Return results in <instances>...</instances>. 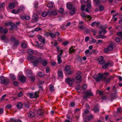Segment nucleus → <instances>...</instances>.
<instances>
[{
  "mask_svg": "<svg viewBox=\"0 0 122 122\" xmlns=\"http://www.w3.org/2000/svg\"><path fill=\"white\" fill-rule=\"evenodd\" d=\"M53 2H49L47 5V6L49 8H51L53 6Z\"/></svg>",
  "mask_w": 122,
  "mask_h": 122,
  "instance_id": "obj_29",
  "label": "nucleus"
},
{
  "mask_svg": "<svg viewBox=\"0 0 122 122\" xmlns=\"http://www.w3.org/2000/svg\"><path fill=\"white\" fill-rule=\"evenodd\" d=\"M103 58L102 56H99L98 58L97 61L99 62V63L101 64H104L105 62L103 60Z\"/></svg>",
  "mask_w": 122,
  "mask_h": 122,
  "instance_id": "obj_12",
  "label": "nucleus"
},
{
  "mask_svg": "<svg viewBox=\"0 0 122 122\" xmlns=\"http://www.w3.org/2000/svg\"><path fill=\"white\" fill-rule=\"evenodd\" d=\"M28 53L32 55L34 53L33 51L31 49H29L27 50Z\"/></svg>",
  "mask_w": 122,
  "mask_h": 122,
  "instance_id": "obj_31",
  "label": "nucleus"
},
{
  "mask_svg": "<svg viewBox=\"0 0 122 122\" xmlns=\"http://www.w3.org/2000/svg\"><path fill=\"white\" fill-rule=\"evenodd\" d=\"M6 38V36L5 35H3L1 37V38L2 40H4Z\"/></svg>",
  "mask_w": 122,
  "mask_h": 122,
  "instance_id": "obj_59",
  "label": "nucleus"
},
{
  "mask_svg": "<svg viewBox=\"0 0 122 122\" xmlns=\"http://www.w3.org/2000/svg\"><path fill=\"white\" fill-rule=\"evenodd\" d=\"M94 0L96 4L98 5L99 4L100 0Z\"/></svg>",
  "mask_w": 122,
  "mask_h": 122,
  "instance_id": "obj_55",
  "label": "nucleus"
},
{
  "mask_svg": "<svg viewBox=\"0 0 122 122\" xmlns=\"http://www.w3.org/2000/svg\"><path fill=\"white\" fill-rule=\"evenodd\" d=\"M87 86L86 85L84 84L83 85L82 87V88L84 90L86 89L87 88Z\"/></svg>",
  "mask_w": 122,
  "mask_h": 122,
  "instance_id": "obj_47",
  "label": "nucleus"
},
{
  "mask_svg": "<svg viewBox=\"0 0 122 122\" xmlns=\"http://www.w3.org/2000/svg\"><path fill=\"white\" fill-rule=\"evenodd\" d=\"M99 74L97 75V77L96 78L95 80L97 82H98L101 80H103V77L105 76V74Z\"/></svg>",
  "mask_w": 122,
  "mask_h": 122,
  "instance_id": "obj_6",
  "label": "nucleus"
},
{
  "mask_svg": "<svg viewBox=\"0 0 122 122\" xmlns=\"http://www.w3.org/2000/svg\"><path fill=\"white\" fill-rule=\"evenodd\" d=\"M28 59L30 60L34 66H36L38 64H41L44 66H46V59L45 58L40 57L37 58L35 56H28Z\"/></svg>",
  "mask_w": 122,
  "mask_h": 122,
  "instance_id": "obj_1",
  "label": "nucleus"
},
{
  "mask_svg": "<svg viewBox=\"0 0 122 122\" xmlns=\"http://www.w3.org/2000/svg\"><path fill=\"white\" fill-rule=\"evenodd\" d=\"M76 12V10L75 9L71 10L70 12V14L71 15H74Z\"/></svg>",
  "mask_w": 122,
  "mask_h": 122,
  "instance_id": "obj_32",
  "label": "nucleus"
},
{
  "mask_svg": "<svg viewBox=\"0 0 122 122\" xmlns=\"http://www.w3.org/2000/svg\"><path fill=\"white\" fill-rule=\"evenodd\" d=\"M65 70L66 71L65 73L66 75H70L73 73L74 71L71 70V68L69 65H67L65 68Z\"/></svg>",
  "mask_w": 122,
  "mask_h": 122,
  "instance_id": "obj_3",
  "label": "nucleus"
},
{
  "mask_svg": "<svg viewBox=\"0 0 122 122\" xmlns=\"http://www.w3.org/2000/svg\"><path fill=\"white\" fill-rule=\"evenodd\" d=\"M99 22H97L96 21L94 22L91 24V25L92 26H98L99 25Z\"/></svg>",
  "mask_w": 122,
  "mask_h": 122,
  "instance_id": "obj_27",
  "label": "nucleus"
},
{
  "mask_svg": "<svg viewBox=\"0 0 122 122\" xmlns=\"http://www.w3.org/2000/svg\"><path fill=\"white\" fill-rule=\"evenodd\" d=\"M100 29H102L101 31L100 32V34H101L102 33L103 34H105L107 32L105 28H104V26H101L100 27Z\"/></svg>",
  "mask_w": 122,
  "mask_h": 122,
  "instance_id": "obj_14",
  "label": "nucleus"
},
{
  "mask_svg": "<svg viewBox=\"0 0 122 122\" xmlns=\"http://www.w3.org/2000/svg\"><path fill=\"white\" fill-rule=\"evenodd\" d=\"M59 12L61 14H62L64 12V9L62 8H60L59 10Z\"/></svg>",
  "mask_w": 122,
  "mask_h": 122,
  "instance_id": "obj_43",
  "label": "nucleus"
},
{
  "mask_svg": "<svg viewBox=\"0 0 122 122\" xmlns=\"http://www.w3.org/2000/svg\"><path fill=\"white\" fill-rule=\"evenodd\" d=\"M57 10L51 11H49L48 13L46 12V15L49 13L51 15H56L57 14Z\"/></svg>",
  "mask_w": 122,
  "mask_h": 122,
  "instance_id": "obj_13",
  "label": "nucleus"
},
{
  "mask_svg": "<svg viewBox=\"0 0 122 122\" xmlns=\"http://www.w3.org/2000/svg\"><path fill=\"white\" fill-rule=\"evenodd\" d=\"M107 64L108 66H112L113 65V62L112 61H109L107 63Z\"/></svg>",
  "mask_w": 122,
  "mask_h": 122,
  "instance_id": "obj_42",
  "label": "nucleus"
},
{
  "mask_svg": "<svg viewBox=\"0 0 122 122\" xmlns=\"http://www.w3.org/2000/svg\"><path fill=\"white\" fill-rule=\"evenodd\" d=\"M5 78L4 76L0 77V83H3L5 82Z\"/></svg>",
  "mask_w": 122,
  "mask_h": 122,
  "instance_id": "obj_19",
  "label": "nucleus"
},
{
  "mask_svg": "<svg viewBox=\"0 0 122 122\" xmlns=\"http://www.w3.org/2000/svg\"><path fill=\"white\" fill-rule=\"evenodd\" d=\"M42 16L43 17H45L46 16V12H43L42 14Z\"/></svg>",
  "mask_w": 122,
  "mask_h": 122,
  "instance_id": "obj_57",
  "label": "nucleus"
},
{
  "mask_svg": "<svg viewBox=\"0 0 122 122\" xmlns=\"http://www.w3.org/2000/svg\"><path fill=\"white\" fill-rule=\"evenodd\" d=\"M93 95L91 91H89L86 92V93L85 95L83 97V98L84 99H87L88 97L90 96H92Z\"/></svg>",
  "mask_w": 122,
  "mask_h": 122,
  "instance_id": "obj_10",
  "label": "nucleus"
},
{
  "mask_svg": "<svg viewBox=\"0 0 122 122\" xmlns=\"http://www.w3.org/2000/svg\"><path fill=\"white\" fill-rule=\"evenodd\" d=\"M66 80L70 86L72 85L74 83V79L70 78H67Z\"/></svg>",
  "mask_w": 122,
  "mask_h": 122,
  "instance_id": "obj_8",
  "label": "nucleus"
},
{
  "mask_svg": "<svg viewBox=\"0 0 122 122\" xmlns=\"http://www.w3.org/2000/svg\"><path fill=\"white\" fill-rule=\"evenodd\" d=\"M35 115V113L33 112H30L28 113V116L30 117H33Z\"/></svg>",
  "mask_w": 122,
  "mask_h": 122,
  "instance_id": "obj_25",
  "label": "nucleus"
},
{
  "mask_svg": "<svg viewBox=\"0 0 122 122\" xmlns=\"http://www.w3.org/2000/svg\"><path fill=\"white\" fill-rule=\"evenodd\" d=\"M38 75L40 77H41L44 76V73L43 72H40L38 73Z\"/></svg>",
  "mask_w": 122,
  "mask_h": 122,
  "instance_id": "obj_40",
  "label": "nucleus"
},
{
  "mask_svg": "<svg viewBox=\"0 0 122 122\" xmlns=\"http://www.w3.org/2000/svg\"><path fill=\"white\" fill-rule=\"evenodd\" d=\"M80 87L81 86H80L79 85H78L76 86L75 88L77 90H78L80 88Z\"/></svg>",
  "mask_w": 122,
  "mask_h": 122,
  "instance_id": "obj_54",
  "label": "nucleus"
},
{
  "mask_svg": "<svg viewBox=\"0 0 122 122\" xmlns=\"http://www.w3.org/2000/svg\"><path fill=\"white\" fill-rule=\"evenodd\" d=\"M21 47L23 48H26L27 46V42L26 41L23 42L21 44Z\"/></svg>",
  "mask_w": 122,
  "mask_h": 122,
  "instance_id": "obj_22",
  "label": "nucleus"
},
{
  "mask_svg": "<svg viewBox=\"0 0 122 122\" xmlns=\"http://www.w3.org/2000/svg\"><path fill=\"white\" fill-rule=\"evenodd\" d=\"M11 107V106L10 105H7L6 106V107L7 108L9 109Z\"/></svg>",
  "mask_w": 122,
  "mask_h": 122,
  "instance_id": "obj_64",
  "label": "nucleus"
},
{
  "mask_svg": "<svg viewBox=\"0 0 122 122\" xmlns=\"http://www.w3.org/2000/svg\"><path fill=\"white\" fill-rule=\"evenodd\" d=\"M94 112L96 113L98 112L99 111L98 107H94Z\"/></svg>",
  "mask_w": 122,
  "mask_h": 122,
  "instance_id": "obj_36",
  "label": "nucleus"
},
{
  "mask_svg": "<svg viewBox=\"0 0 122 122\" xmlns=\"http://www.w3.org/2000/svg\"><path fill=\"white\" fill-rule=\"evenodd\" d=\"M81 15L83 18L85 20L87 19L86 20H91V16L89 15H87L86 14L83 12H82L81 13Z\"/></svg>",
  "mask_w": 122,
  "mask_h": 122,
  "instance_id": "obj_9",
  "label": "nucleus"
},
{
  "mask_svg": "<svg viewBox=\"0 0 122 122\" xmlns=\"http://www.w3.org/2000/svg\"><path fill=\"white\" fill-rule=\"evenodd\" d=\"M39 40L41 42L43 43H44L45 41V39L43 37Z\"/></svg>",
  "mask_w": 122,
  "mask_h": 122,
  "instance_id": "obj_46",
  "label": "nucleus"
},
{
  "mask_svg": "<svg viewBox=\"0 0 122 122\" xmlns=\"http://www.w3.org/2000/svg\"><path fill=\"white\" fill-rule=\"evenodd\" d=\"M108 66L107 63L104 64V65L102 66V68L104 69H106Z\"/></svg>",
  "mask_w": 122,
  "mask_h": 122,
  "instance_id": "obj_49",
  "label": "nucleus"
},
{
  "mask_svg": "<svg viewBox=\"0 0 122 122\" xmlns=\"http://www.w3.org/2000/svg\"><path fill=\"white\" fill-rule=\"evenodd\" d=\"M17 107L18 108H20L22 107V104L21 102H19L17 103Z\"/></svg>",
  "mask_w": 122,
  "mask_h": 122,
  "instance_id": "obj_33",
  "label": "nucleus"
},
{
  "mask_svg": "<svg viewBox=\"0 0 122 122\" xmlns=\"http://www.w3.org/2000/svg\"><path fill=\"white\" fill-rule=\"evenodd\" d=\"M91 3L90 2H89V3L87 5V7L86 9V11L87 12H89V10L91 8Z\"/></svg>",
  "mask_w": 122,
  "mask_h": 122,
  "instance_id": "obj_16",
  "label": "nucleus"
},
{
  "mask_svg": "<svg viewBox=\"0 0 122 122\" xmlns=\"http://www.w3.org/2000/svg\"><path fill=\"white\" fill-rule=\"evenodd\" d=\"M56 48L58 52L60 53L59 55L57 56V60L59 64L61 63L62 62L61 60V55L62 53V50L61 49H60L59 47H56Z\"/></svg>",
  "mask_w": 122,
  "mask_h": 122,
  "instance_id": "obj_5",
  "label": "nucleus"
},
{
  "mask_svg": "<svg viewBox=\"0 0 122 122\" xmlns=\"http://www.w3.org/2000/svg\"><path fill=\"white\" fill-rule=\"evenodd\" d=\"M5 31H3V27H0V32H3L4 33H6L8 31V30L7 29H5Z\"/></svg>",
  "mask_w": 122,
  "mask_h": 122,
  "instance_id": "obj_23",
  "label": "nucleus"
},
{
  "mask_svg": "<svg viewBox=\"0 0 122 122\" xmlns=\"http://www.w3.org/2000/svg\"><path fill=\"white\" fill-rule=\"evenodd\" d=\"M106 74L105 76L103 77V80L106 83H109L111 79L113 78V76H111L110 77L107 78V76L109 74V73L108 72H106L103 74Z\"/></svg>",
  "mask_w": 122,
  "mask_h": 122,
  "instance_id": "obj_4",
  "label": "nucleus"
},
{
  "mask_svg": "<svg viewBox=\"0 0 122 122\" xmlns=\"http://www.w3.org/2000/svg\"><path fill=\"white\" fill-rule=\"evenodd\" d=\"M25 9V7L23 5H21L20 6V10H24Z\"/></svg>",
  "mask_w": 122,
  "mask_h": 122,
  "instance_id": "obj_45",
  "label": "nucleus"
},
{
  "mask_svg": "<svg viewBox=\"0 0 122 122\" xmlns=\"http://www.w3.org/2000/svg\"><path fill=\"white\" fill-rule=\"evenodd\" d=\"M14 85L15 86H17L18 85V83L16 81H15L13 83Z\"/></svg>",
  "mask_w": 122,
  "mask_h": 122,
  "instance_id": "obj_61",
  "label": "nucleus"
},
{
  "mask_svg": "<svg viewBox=\"0 0 122 122\" xmlns=\"http://www.w3.org/2000/svg\"><path fill=\"white\" fill-rule=\"evenodd\" d=\"M41 29L39 28H37L35 29V31H37L40 30Z\"/></svg>",
  "mask_w": 122,
  "mask_h": 122,
  "instance_id": "obj_63",
  "label": "nucleus"
},
{
  "mask_svg": "<svg viewBox=\"0 0 122 122\" xmlns=\"http://www.w3.org/2000/svg\"><path fill=\"white\" fill-rule=\"evenodd\" d=\"M67 7L69 9H71L72 8V5L70 3H67L66 4Z\"/></svg>",
  "mask_w": 122,
  "mask_h": 122,
  "instance_id": "obj_26",
  "label": "nucleus"
},
{
  "mask_svg": "<svg viewBox=\"0 0 122 122\" xmlns=\"http://www.w3.org/2000/svg\"><path fill=\"white\" fill-rule=\"evenodd\" d=\"M96 41V40L93 38L91 39V40L90 41V44H92L94 43Z\"/></svg>",
  "mask_w": 122,
  "mask_h": 122,
  "instance_id": "obj_44",
  "label": "nucleus"
},
{
  "mask_svg": "<svg viewBox=\"0 0 122 122\" xmlns=\"http://www.w3.org/2000/svg\"><path fill=\"white\" fill-rule=\"evenodd\" d=\"M57 73L59 77L60 78H62L63 77V72L62 70H59Z\"/></svg>",
  "mask_w": 122,
  "mask_h": 122,
  "instance_id": "obj_15",
  "label": "nucleus"
},
{
  "mask_svg": "<svg viewBox=\"0 0 122 122\" xmlns=\"http://www.w3.org/2000/svg\"><path fill=\"white\" fill-rule=\"evenodd\" d=\"M19 11V10L18 9L16 11H15L14 10H12L11 12L12 13H14L15 14H18Z\"/></svg>",
  "mask_w": 122,
  "mask_h": 122,
  "instance_id": "obj_37",
  "label": "nucleus"
},
{
  "mask_svg": "<svg viewBox=\"0 0 122 122\" xmlns=\"http://www.w3.org/2000/svg\"><path fill=\"white\" fill-rule=\"evenodd\" d=\"M30 98H36L38 97V94L37 92H35L34 93L31 92L29 94Z\"/></svg>",
  "mask_w": 122,
  "mask_h": 122,
  "instance_id": "obj_7",
  "label": "nucleus"
},
{
  "mask_svg": "<svg viewBox=\"0 0 122 122\" xmlns=\"http://www.w3.org/2000/svg\"><path fill=\"white\" fill-rule=\"evenodd\" d=\"M26 75L27 76L30 78L32 80L34 81V77L32 76V73L31 71H27Z\"/></svg>",
  "mask_w": 122,
  "mask_h": 122,
  "instance_id": "obj_11",
  "label": "nucleus"
},
{
  "mask_svg": "<svg viewBox=\"0 0 122 122\" xmlns=\"http://www.w3.org/2000/svg\"><path fill=\"white\" fill-rule=\"evenodd\" d=\"M38 18V15L36 14H34L33 16L32 19L33 20H34L35 21H37Z\"/></svg>",
  "mask_w": 122,
  "mask_h": 122,
  "instance_id": "obj_18",
  "label": "nucleus"
},
{
  "mask_svg": "<svg viewBox=\"0 0 122 122\" xmlns=\"http://www.w3.org/2000/svg\"><path fill=\"white\" fill-rule=\"evenodd\" d=\"M117 34L118 36L121 37L122 35V32H117Z\"/></svg>",
  "mask_w": 122,
  "mask_h": 122,
  "instance_id": "obj_50",
  "label": "nucleus"
},
{
  "mask_svg": "<svg viewBox=\"0 0 122 122\" xmlns=\"http://www.w3.org/2000/svg\"><path fill=\"white\" fill-rule=\"evenodd\" d=\"M50 71V68L48 66L46 67V73H48Z\"/></svg>",
  "mask_w": 122,
  "mask_h": 122,
  "instance_id": "obj_58",
  "label": "nucleus"
},
{
  "mask_svg": "<svg viewBox=\"0 0 122 122\" xmlns=\"http://www.w3.org/2000/svg\"><path fill=\"white\" fill-rule=\"evenodd\" d=\"M37 113L39 115H42L44 111L42 110H39L37 111Z\"/></svg>",
  "mask_w": 122,
  "mask_h": 122,
  "instance_id": "obj_28",
  "label": "nucleus"
},
{
  "mask_svg": "<svg viewBox=\"0 0 122 122\" xmlns=\"http://www.w3.org/2000/svg\"><path fill=\"white\" fill-rule=\"evenodd\" d=\"M51 64L53 66H55L56 65V63L55 62H51Z\"/></svg>",
  "mask_w": 122,
  "mask_h": 122,
  "instance_id": "obj_60",
  "label": "nucleus"
},
{
  "mask_svg": "<svg viewBox=\"0 0 122 122\" xmlns=\"http://www.w3.org/2000/svg\"><path fill=\"white\" fill-rule=\"evenodd\" d=\"M117 96V95L116 94H112V97L113 98V99H114Z\"/></svg>",
  "mask_w": 122,
  "mask_h": 122,
  "instance_id": "obj_53",
  "label": "nucleus"
},
{
  "mask_svg": "<svg viewBox=\"0 0 122 122\" xmlns=\"http://www.w3.org/2000/svg\"><path fill=\"white\" fill-rule=\"evenodd\" d=\"M99 9L101 11L103 10H104L103 6L102 5L100 6L99 7Z\"/></svg>",
  "mask_w": 122,
  "mask_h": 122,
  "instance_id": "obj_48",
  "label": "nucleus"
},
{
  "mask_svg": "<svg viewBox=\"0 0 122 122\" xmlns=\"http://www.w3.org/2000/svg\"><path fill=\"white\" fill-rule=\"evenodd\" d=\"M10 77L13 80H15L16 79V77L15 75L12 74H10Z\"/></svg>",
  "mask_w": 122,
  "mask_h": 122,
  "instance_id": "obj_30",
  "label": "nucleus"
},
{
  "mask_svg": "<svg viewBox=\"0 0 122 122\" xmlns=\"http://www.w3.org/2000/svg\"><path fill=\"white\" fill-rule=\"evenodd\" d=\"M50 36L52 38H55L56 36L55 33H50L49 34Z\"/></svg>",
  "mask_w": 122,
  "mask_h": 122,
  "instance_id": "obj_39",
  "label": "nucleus"
},
{
  "mask_svg": "<svg viewBox=\"0 0 122 122\" xmlns=\"http://www.w3.org/2000/svg\"><path fill=\"white\" fill-rule=\"evenodd\" d=\"M114 45L112 43H110L107 46V48L104 49L103 50L104 52L107 53L109 51H112Z\"/></svg>",
  "mask_w": 122,
  "mask_h": 122,
  "instance_id": "obj_2",
  "label": "nucleus"
},
{
  "mask_svg": "<svg viewBox=\"0 0 122 122\" xmlns=\"http://www.w3.org/2000/svg\"><path fill=\"white\" fill-rule=\"evenodd\" d=\"M85 6L84 5H81V10H84L85 9Z\"/></svg>",
  "mask_w": 122,
  "mask_h": 122,
  "instance_id": "obj_52",
  "label": "nucleus"
},
{
  "mask_svg": "<svg viewBox=\"0 0 122 122\" xmlns=\"http://www.w3.org/2000/svg\"><path fill=\"white\" fill-rule=\"evenodd\" d=\"M30 19V16L29 15H26L25 16V19L27 20H29Z\"/></svg>",
  "mask_w": 122,
  "mask_h": 122,
  "instance_id": "obj_51",
  "label": "nucleus"
},
{
  "mask_svg": "<svg viewBox=\"0 0 122 122\" xmlns=\"http://www.w3.org/2000/svg\"><path fill=\"white\" fill-rule=\"evenodd\" d=\"M55 36H58L60 35V34L58 32H55Z\"/></svg>",
  "mask_w": 122,
  "mask_h": 122,
  "instance_id": "obj_56",
  "label": "nucleus"
},
{
  "mask_svg": "<svg viewBox=\"0 0 122 122\" xmlns=\"http://www.w3.org/2000/svg\"><path fill=\"white\" fill-rule=\"evenodd\" d=\"M35 45L37 47L42 49H44L43 47L41 45V44L40 45L37 41H36L35 42Z\"/></svg>",
  "mask_w": 122,
  "mask_h": 122,
  "instance_id": "obj_17",
  "label": "nucleus"
},
{
  "mask_svg": "<svg viewBox=\"0 0 122 122\" xmlns=\"http://www.w3.org/2000/svg\"><path fill=\"white\" fill-rule=\"evenodd\" d=\"M115 40L116 42L118 43L119 42L121 41L120 38L118 37H116Z\"/></svg>",
  "mask_w": 122,
  "mask_h": 122,
  "instance_id": "obj_41",
  "label": "nucleus"
},
{
  "mask_svg": "<svg viewBox=\"0 0 122 122\" xmlns=\"http://www.w3.org/2000/svg\"><path fill=\"white\" fill-rule=\"evenodd\" d=\"M75 47L74 46H72L70 49L69 50V52L70 53H72L75 52V50L74 48H75Z\"/></svg>",
  "mask_w": 122,
  "mask_h": 122,
  "instance_id": "obj_21",
  "label": "nucleus"
},
{
  "mask_svg": "<svg viewBox=\"0 0 122 122\" xmlns=\"http://www.w3.org/2000/svg\"><path fill=\"white\" fill-rule=\"evenodd\" d=\"M14 4L13 3H10L9 5V7L10 9H13L14 7Z\"/></svg>",
  "mask_w": 122,
  "mask_h": 122,
  "instance_id": "obj_35",
  "label": "nucleus"
},
{
  "mask_svg": "<svg viewBox=\"0 0 122 122\" xmlns=\"http://www.w3.org/2000/svg\"><path fill=\"white\" fill-rule=\"evenodd\" d=\"M20 80L22 82H24L25 80V77L23 76H20L19 78Z\"/></svg>",
  "mask_w": 122,
  "mask_h": 122,
  "instance_id": "obj_24",
  "label": "nucleus"
},
{
  "mask_svg": "<svg viewBox=\"0 0 122 122\" xmlns=\"http://www.w3.org/2000/svg\"><path fill=\"white\" fill-rule=\"evenodd\" d=\"M87 117L88 120H92L93 118V117L92 115L91 114L88 116Z\"/></svg>",
  "mask_w": 122,
  "mask_h": 122,
  "instance_id": "obj_38",
  "label": "nucleus"
},
{
  "mask_svg": "<svg viewBox=\"0 0 122 122\" xmlns=\"http://www.w3.org/2000/svg\"><path fill=\"white\" fill-rule=\"evenodd\" d=\"M79 74L77 75L75 77V79L76 80H79L81 79V76L80 74V72H79Z\"/></svg>",
  "mask_w": 122,
  "mask_h": 122,
  "instance_id": "obj_20",
  "label": "nucleus"
},
{
  "mask_svg": "<svg viewBox=\"0 0 122 122\" xmlns=\"http://www.w3.org/2000/svg\"><path fill=\"white\" fill-rule=\"evenodd\" d=\"M75 105V103L74 102H71V106L72 107H74Z\"/></svg>",
  "mask_w": 122,
  "mask_h": 122,
  "instance_id": "obj_62",
  "label": "nucleus"
},
{
  "mask_svg": "<svg viewBox=\"0 0 122 122\" xmlns=\"http://www.w3.org/2000/svg\"><path fill=\"white\" fill-rule=\"evenodd\" d=\"M49 87L50 88V91L53 92L54 91V88L53 86L52 85H50L49 86Z\"/></svg>",
  "mask_w": 122,
  "mask_h": 122,
  "instance_id": "obj_34",
  "label": "nucleus"
}]
</instances>
